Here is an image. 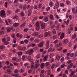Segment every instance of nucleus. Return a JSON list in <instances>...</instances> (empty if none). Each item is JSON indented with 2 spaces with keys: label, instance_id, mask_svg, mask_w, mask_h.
Here are the masks:
<instances>
[{
  "label": "nucleus",
  "instance_id": "nucleus-1",
  "mask_svg": "<svg viewBox=\"0 0 77 77\" xmlns=\"http://www.w3.org/2000/svg\"><path fill=\"white\" fill-rule=\"evenodd\" d=\"M34 52V51L33 49L28 50L27 51H25V53L26 54H28L29 55H31L32 53Z\"/></svg>",
  "mask_w": 77,
  "mask_h": 77
},
{
  "label": "nucleus",
  "instance_id": "nucleus-2",
  "mask_svg": "<svg viewBox=\"0 0 77 77\" xmlns=\"http://www.w3.org/2000/svg\"><path fill=\"white\" fill-rule=\"evenodd\" d=\"M6 15L5 12V11L2 10L1 11L0 15L1 17H5Z\"/></svg>",
  "mask_w": 77,
  "mask_h": 77
},
{
  "label": "nucleus",
  "instance_id": "nucleus-3",
  "mask_svg": "<svg viewBox=\"0 0 77 77\" xmlns=\"http://www.w3.org/2000/svg\"><path fill=\"white\" fill-rule=\"evenodd\" d=\"M45 66H48V67H47V69H50L51 67V65L50 64L49 62H47L46 63H45Z\"/></svg>",
  "mask_w": 77,
  "mask_h": 77
},
{
  "label": "nucleus",
  "instance_id": "nucleus-4",
  "mask_svg": "<svg viewBox=\"0 0 77 77\" xmlns=\"http://www.w3.org/2000/svg\"><path fill=\"white\" fill-rule=\"evenodd\" d=\"M77 56V53H76L75 54L74 53H72L71 54H70V57H73L74 58H75Z\"/></svg>",
  "mask_w": 77,
  "mask_h": 77
},
{
  "label": "nucleus",
  "instance_id": "nucleus-5",
  "mask_svg": "<svg viewBox=\"0 0 77 77\" xmlns=\"http://www.w3.org/2000/svg\"><path fill=\"white\" fill-rule=\"evenodd\" d=\"M36 30L38 31L40 29V26L39 25V23L38 22L36 23L35 24Z\"/></svg>",
  "mask_w": 77,
  "mask_h": 77
},
{
  "label": "nucleus",
  "instance_id": "nucleus-6",
  "mask_svg": "<svg viewBox=\"0 0 77 77\" xmlns=\"http://www.w3.org/2000/svg\"><path fill=\"white\" fill-rule=\"evenodd\" d=\"M49 20V19L48 18V17H45L43 18V21H44L45 22H46L48 21Z\"/></svg>",
  "mask_w": 77,
  "mask_h": 77
},
{
  "label": "nucleus",
  "instance_id": "nucleus-7",
  "mask_svg": "<svg viewBox=\"0 0 77 77\" xmlns=\"http://www.w3.org/2000/svg\"><path fill=\"white\" fill-rule=\"evenodd\" d=\"M72 63H71L70 64H68V67H67V69H68V70H69L70 69H71L72 68Z\"/></svg>",
  "mask_w": 77,
  "mask_h": 77
},
{
  "label": "nucleus",
  "instance_id": "nucleus-8",
  "mask_svg": "<svg viewBox=\"0 0 77 77\" xmlns=\"http://www.w3.org/2000/svg\"><path fill=\"white\" fill-rule=\"evenodd\" d=\"M49 43H50L49 41H48L46 42V49H47L49 48Z\"/></svg>",
  "mask_w": 77,
  "mask_h": 77
},
{
  "label": "nucleus",
  "instance_id": "nucleus-9",
  "mask_svg": "<svg viewBox=\"0 0 77 77\" xmlns=\"http://www.w3.org/2000/svg\"><path fill=\"white\" fill-rule=\"evenodd\" d=\"M13 29V28L11 27H6V29L7 30L8 32H10L11 30Z\"/></svg>",
  "mask_w": 77,
  "mask_h": 77
},
{
  "label": "nucleus",
  "instance_id": "nucleus-10",
  "mask_svg": "<svg viewBox=\"0 0 77 77\" xmlns=\"http://www.w3.org/2000/svg\"><path fill=\"white\" fill-rule=\"evenodd\" d=\"M59 2H57V3L55 4V6H54V9H55L56 8H59Z\"/></svg>",
  "mask_w": 77,
  "mask_h": 77
},
{
  "label": "nucleus",
  "instance_id": "nucleus-11",
  "mask_svg": "<svg viewBox=\"0 0 77 77\" xmlns=\"http://www.w3.org/2000/svg\"><path fill=\"white\" fill-rule=\"evenodd\" d=\"M72 13L74 14L76 13V10H75V8H72Z\"/></svg>",
  "mask_w": 77,
  "mask_h": 77
},
{
  "label": "nucleus",
  "instance_id": "nucleus-12",
  "mask_svg": "<svg viewBox=\"0 0 77 77\" xmlns=\"http://www.w3.org/2000/svg\"><path fill=\"white\" fill-rule=\"evenodd\" d=\"M44 45V42H42L40 43L38 45V47H42Z\"/></svg>",
  "mask_w": 77,
  "mask_h": 77
},
{
  "label": "nucleus",
  "instance_id": "nucleus-13",
  "mask_svg": "<svg viewBox=\"0 0 77 77\" xmlns=\"http://www.w3.org/2000/svg\"><path fill=\"white\" fill-rule=\"evenodd\" d=\"M45 24L43 23H42L41 25V28L42 29H43L45 27Z\"/></svg>",
  "mask_w": 77,
  "mask_h": 77
},
{
  "label": "nucleus",
  "instance_id": "nucleus-14",
  "mask_svg": "<svg viewBox=\"0 0 77 77\" xmlns=\"http://www.w3.org/2000/svg\"><path fill=\"white\" fill-rule=\"evenodd\" d=\"M54 50H55L54 48L52 49L51 48H50L48 50V52L49 53L51 51H53Z\"/></svg>",
  "mask_w": 77,
  "mask_h": 77
},
{
  "label": "nucleus",
  "instance_id": "nucleus-15",
  "mask_svg": "<svg viewBox=\"0 0 77 77\" xmlns=\"http://www.w3.org/2000/svg\"><path fill=\"white\" fill-rule=\"evenodd\" d=\"M48 55H46L44 58H43V60H44V61H47L48 59Z\"/></svg>",
  "mask_w": 77,
  "mask_h": 77
},
{
  "label": "nucleus",
  "instance_id": "nucleus-16",
  "mask_svg": "<svg viewBox=\"0 0 77 77\" xmlns=\"http://www.w3.org/2000/svg\"><path fill=\"white\" fill-rule=\"evenodd\" d=\"M68 42V39H65L64 41H63V43H64V45L67 44Z\"/></svg>",
  "mask_w": 77,
  "mask_h": 77
},
{
  "label": "nucleus",
  "instance_id": "nucleus-17",
  "mask_svg": "<svg viewBox=\"0 0 77 77\" xmlns=\"http://www.w3.org/2000/svg\"><path fill=\"white\" fill-rule=\"evenodd\" d=\"M19 25V23H15L13 24V26L14 27H17Z\"/></svg>",
  "mask_w": 77,
  "mask_h": 77
},
{
  "label": "nucleus",
  "instance_id": "nucleus-18",
  "mask_svg": "<svg viewBox=\"0 0 77 77\" xmlns=\"http://www.w3.org/2000/svg\"><path fill=\"white\" fill-rule=\"evenodd\" d=\"M64 37V35L63 33H62V34H61V35L60 36V38L61 39H63V38Z\"/></svg>",
  "mask_w": 77,
  "mask_h": 77
},
{
  "label": "nucleus",
  "instance_id": "nucleus-19",
  "mask_svg": "<svg viewBox=\"0 0 77 77\" xmlns=\"http://www.w3.org/2000/svg\"><path fill=\"white\" fill-rule=\"evenodd\" d=\"M65 63H63L62 65H61L60 67L62 69H63L64 66L65 65Z\"/></svg>",
  "mask_w": 77,
  "mask_h": 77
},
{
  "label": "nucleus",
  "instance_id": "nucleus-20",
  "mask_svg": "<svg viewBox=\"0 0 77 77\" xmlns=\"http://www.w3.org/2000/svg\"><path fill=\"white\" fill-rule=\"evenodd\" d=\"M7 71V73L8 74H11V70L10 69H8Z\"/></svg>",
  "mask_w": 77,
  "mask_h": 77
},
{
  "label": "nucleus",
  "instance_id": "nucleus-21",
  "mask_svg": "<svg viewBox=\"0 0 77 77\" xmlns=\"http://www.w3.org/2000/svg\"><path fill=\"white\" fill-rule=\"evenodd\" d=\"M11 75L13 76H15V77H18V74H15L14 73H12Z\"/></svg>",
  "mask_w": 77,
  "mask_h": 77
},
{
  "label": "nucleus",
  "instance_id": "nucleus-22",
  "mask_svg": "<svg viewBox=\"0 0 77 77\" xmlns=\"http://www.w3.org/2000/svg\"><path fill=\"white\" fill-rule=\"evenodd\" d=\"M66 3L67 5H68L70 6L71 5V2H70L69 1H67L66 2Z\"/></svg>",
  "mask_w": 77,
  "mask_h": 77
},
{
  "label": "nucleus",
  "instance_id": "nucleus-23",
  "mask_svg": "<svg viewBox=\"0 0 77 77\" xmlns=\"http://www.w3.org/2000/svg\"><path fill=\"white\" fill-rule=\"evenodd\" d=\"M56 58H57V60L58 61H59L60 60V58H61V57L60 56H59L57 55V57H56Z\"/></svg>",
  "mask_w": 77,
  "mask_h": 77
},
{
  "label": "nucleus",
  "instance_id": "nucleus-24",
  "mask_svg": "<svg viewBox=\"0 0 77 77\" xmlns=\"http://www.w3.org/2000/svg\"><path fill=\"white\" fill-rule=\"evenodd\" d=\"M12 13V12L11 11H10L9 10H8L7 11V14L8 15H9L10 14H11Z\"/></svg>",
  "mask_w": 77,
  "mask_h": 77
},
{
  "label": "nucleus",
  "instance_id": "nucleus-25",
  "mask_svg": "<svg viewBox=\"0 0 77 77\" xmlns=\"http://www.w3.org/2000/svg\"><path fill=\"white\" fill-rule=\"evenodd\" d=\"M50 19L52 20H54V18L53 17V16L52 14H51L50 15Z\"/></svg>",
  "mask_w": 77,
  "mask_h": 77
},
{
  "label": "nucleus",
  "instance_id": "nucleus-26",
  "mask_svg": "<svg viewBox=\"0 0 77 77\" xmlns=\"http://www.w3.org/2000/svg\"><path fill=\"white\" fill-rule=\"evenodd\" d=\"M49 35V32H46V33H45V37H47Z\"/></svg>",
  "mask_w": 77,
  "mask_h": 77
},
{
  "label": "nucleus",
  "instance_id": "nucleus-27",
  "mask_svg": "<svg viewBox=\"0 0 77 77\" xmlns=\"http://www.w3.org/2000/svg\"><path fill=\"white\" fill-rule=\"evenodd\" d=\"M8 22L10 24H11L12 23V21L10 19H8Z\"/></svg>",
  "mask_w": 77,
  "mask_h": 77
},
{
  "label": "nucleus",
  "instance_id": "nucleus-28",
  "mask_svg": "<svg viewBox=\"0 0 77 77\" xmlns=\"http://www.w3.org/2000/svg\"><path fill=\"white\" fill-rule=\"evenodd\" d=\"M38 35V33L37 32H34V36H37Z\"/></svg>",
  "mask_w": 77,
  "mask_h": 77
},
{
  "label": "nucleus",
  "instance_id": "nucleus-29",
  "mask_svg": "<svg viewBox=\"0 0 77 77\" xmlns=\"http://www.w3.org/2000/svg\"><path fill=\"white\" fill-rule=\"evenodd\" d=\"M24 72V70L23 69H22L20 70V73H23Z\"/></svg>",
  "mask_w": 77,
  "mask_h": 77
},
{
  "label": "nucleus",
  "instance_id": "nucleus-30",
  "mask_svg": "<svg viewBox=\"0 0 77 77\" xmlns=\"http://www.w3.org/2000/svg\"><path fill=\"white\" fill-rule=\"evenodd\" d=\"M24 42L25 44H27L29 43V41L28 40L25 39L24 40Z\"/></svg>",
  "mask_w": 77,
  "mask_h": 77
},
{
  "label": "nucleus",
  "instance_id": "nucleus-31",
  "mask_svg": "<svg viewBox=\"0 0 77 77\" xmlns=\"http://www.w3.org/2000/svg\"><path fill=\"white\" fill-rule=\"evenodd\" d=\"M50 6L51 7H52L53 6V3L52 2H50L49 4Z\"/></svg>",
  "mask_w": 77,
  "mask_h": 77
},
{
  "label": "nucleus",
  "instance_id": "nucleus-32",
  "mask_svg": "<svg viewBox=\"0 0 77 77\" xmlns=\"http://www.w3.org/2000/svg\"><path fill=\"white\" fill-rule=\"evenodd\" d=\"M60 27V24L58 25V26L56 28L57 30H58L59 29V28Z\"/></svg>",
  "mask_w": 77,
  "mask_h": 77
},
{
  "label": "nucleus",
  "instance_id": "nucleus-33",
  "mask_svg": "<svg viewBox=\"0 0 77 77\" xmlns=\"http://www.w3.org/2000/svg\"><path fill=\"white\" fill-rule=\"evenodd\" d=\"M41 55L40 54H38L37 55L36 57V58L37 59H39L40 58Z\"/></svg>",
  "mask_w": 77,
  "mask_h": 77
},
{
  "label": "nucleus",
  "instance_id": "nucleus-34",
  "mask_svg": "<svg viewBox=\"0 0 77 77\" xmlns=\"http://www.w3.org/2000/svg\"><path fill=\"white\" fill-rule=\"evenodd\" d=\"M33 49L34 50L36 51L38 50V47H35L33 48Z\"/></svg>",
  "mask_w": 77,
  "mask_h": 77
},
{
  "label": "nucleus",
  "instance_id": "nucleus-35",
  "mask_svg": "<svg viewBox=\"0 0 77 77\" xmlns=\"http://www.w3.org/2000/svg\"><path fill=\"white\" fill-rule=\"evenodd\" d=\"M74 73V72L72 71L70 75V77H72Z\"/></svg>",
  "mask_w": 77,
  "mask_h": 77
},
{
  "label": "nucleus",
  "instance_id": "nucleus-36",
  "mask_svg": "<svg viewBox=\"0 0 77 77\" xmlns=\"http://www.w3.org/2000/svg\"><path fill=\"white\" fill-rule=\"evenodd\" d=\"M17 54L19 56H20L22 55V52H17Z\"/></svg>",
  "mask_w": 77,
  "mask_h": 77
},
{
  "label": "nucleus",
  "instance_id": "nucleus-37",
  "mask_svg": "<svg viewBox=\"0 0 77 77\" xmlns=\"http://www.w3.org/2000/svg\"><path fill=\"white\" fill-rule=\"evenodd\" d=\"M63 43V42H60L59 43V45H58V47H60L61 46H62V44Z\"/></svg>",
  "mask_w": 77,
  "mask_h": 77
},
{
  "label": "nucleus",
  "instance_id": "nucleus-38",
  "mask_svg": "<svg viewBox=\"0 0 77 77\" xmlns=\"http://www.w3.org/2000/svg\"><path fill=\"white\" fill-rule=\"evenodd\" d=\"M12 60L13 61H16L17 60V57H14L12 58Z\"/></svg>",
  "mask_w": 77,
  "mask_h": 77
},
{
  "label": "nucleus",
  "instance_id": "nucleus-39",
  "mask_svg": "<svg viewBox=\"0 0 77 77\" xmlns=\"http://www.w3.org/2000/svg\"><path fill=\"white\" fill-rule=\"evenodd\" d=\"M54 54L53 53H52L51 54H50V59H51L52 57L53 56Z\"/></svg>",
  "mask_w": 77,
  "mask_h": 77
},
{
  "label": "nucleus",
  "instance_id": "nucleus-40",
  "mask_svg": "<svg viewBox=\"0 0 77 77\" xmlns=\"http://www.w3.org/2000/svg\"><path fill=\"white\" fill-rule=\"evenodd\" d=\"M47 74L48 75H50V74H51V71H50V70H48V71H47Z\"/></svg>",
  "mask_w": 77,
  "mask_h": 77
},
{
  "label": "nucleus",
  "instance_id": "nucleus-41",
  "mask_svg": "<svg viewBox=\"0 0 77 77\" xmlns=\"http://www.w3.org/2000/svg\"><path fill=\"white\" fill-rule=\"evenodd\" d=\"M25 55H23L22 57V60L23 61H24L25 59Z\"/></svg>",
  "mask_w": 77,
  "mask_h": 77
},
{
  "label": "nucleus",
  "instance_id": "nucleus-42",
  "mask_svg": "<svg viewBox=\"0 0 77 77\" xmlns=\"http://www.w3.org/2000/svg\"><path fill=\"white\" fill-rule=\"evenodd\" d=\"M42 7V4L40 3L38 5V8H41Z\"/></svg>",
  "mask_w": 77,
  "mask_h": 77
},
{
  "label": "nucleus",
  "instance_id": "nucleus-43",
  "mask_svg": "<svg viewBox=\"0 0 77 77\" xmlns=\"http://www.w3.org/2000/svg\"><path fill=\"white\" fill-rule=\"evenodd\" d=\"M25 23H23L20 26V27L22 28L23 27L25 26Z\"/></svg>",
  "mask_w": 77,
  "mask_h": 77
},
{
  "label": "nucleus",
  "instance_id": "nucleus-44",
  "mask_svg": "<svg viewBox=\"0 0 77 77\" xmlns=\"http://www.w3.org/2000/svg\"><path fill=\"white\" fill-rule=\"evenodd\" d=\"M11 37H8L7 38V40L8 41H11Z\"/></svg>",
  "mask_w": 77,
  "mask_h": 77
},
{
  "label": "nucleus",
  "instance_id": "nucleus-45",
  "mask_svg": "<svg viewBox=\"0 0 77 77\" xmlns=\"http://www.w3.org/2000/svg\"><path fill=\"white\" fill-rule=\"evenodd\" d=\"M76 36V34H74V35L72 36V38L74 39L75 38Z\"/></svg>",
  "mask_w": 77,
  "mask_h": 77
},
{
  "label": "nucleus",
  "instance_id": "nucleus-46",
  "mask_svg": "<svg viewBox=\"0 0 77 77\" xmlns=\"http://www.w3.org/2000/svg\"><path fill=\"white\" fill-rule=\"evenodd\" d=\"M38 41H39L38 39L36 38L35 39V40H34V42H35L38 43Z\"/></svg>",
  "mask_w": 77,
  "mask_h": 77
},
{
  "label": "nucleus",
  "instance_id": "nucleus-47",
  "mask_svg": "<svg viewBox=\"0 0 77 77\" xmlns=\"http://www.w3.org/2000/svg\"><path fill=\"white\" fill-rule=\"evenodd\" d=\"M4 33V31H1L0 32V35H1L2 34H3Z\"/></svg>",
  "mask_w": 77,
  "mask_h": 77
},
{
  "label": "nucleus",
  "instance_id": "nucleus-48",
  "mask_svg": "<svg viewBox=\"0 0 77 77\" xmlns=\"http://www.w3.org/2000/svg\"><path fill=\"white\" fill-rule=\"evenodd\" d=\"M50 61L51 63H53L54 61V59L53 58H51L50 59Z\"/></svg>",
  "mask_w": 77,
  "mask_h": 77
},
{
  "label": "nucleus",
  "instance_id": "nucleus-49",
  "mask_svg": "<svg viewBox=\"0 0 77 77\" xmlns=\"http://www.w3.org/2000/svg\"><path fill=\"white\" fill-rule=\"evenodd\" d=\"M4 44L5 45H7L8 44H9V42H4Z\"/></svg>",
  "mask_w": 77,
  "mask_h": 77
},
{
  "label": "nucleus",
  "instance_id": "nucleus-50",
  "mask_svg": "<svg viewBox=\"0 0 77 77\" xmlns=\"http://www.w3.org/2000/svg\"><path fill=\"white\" fill-rule=\"evenodd\" d=\"M18 18V17L17 15H16L14 17L13 19H16Z\"/></svg>",
  "mask_w": 77,
  "mask_h": 77
},
{
  "label": "nucleus",
  "instance_id": "nucleus-51",
  "mask_svg": "<svg viewBox=\"0 0 77 77\" xmlns=\"http://www.w3.org/2000/svg\"><path fill=\"white\" fill-rule=\"evenodd\" d=\"M45 65V64L44 63H42L41 64V67L42 68H43L44 67V65Z\"/></svg>",
  "mask_w": 77,
  "mask_h": 77
},
{
  "label": "nucleus",
  "instance_id": "nucleus-52",
  "mask_svg": "<svg viewBox=\"0 0 77 77\" xmlns=\"http://www.w3.org/2000/svg\"><path fill=\"white\" fill-rule=\"evenodd\" d=\"M43 36V35H42V34H41L39 35L38 36V38H42Z\"/></svg>",
  "mask_w": 77,
  "mask_h": 77
},
{
  "label": "nucleus",
  "instance_id": "nucleus-53",
  "mask_svg": "<svg viewBox=\"0 0 77 77\" xmlns=\"http://www.w3.org/2000/svg\"><path fill=\"white\" fill-rule=\"evenodd\" d=\"M5 48V46L3 45L1 46H0V49H3Z\"/></svg>",
  "mask_w": 77,
  "mask_h": 77
},
{
  "label": "nucleus",
  "instance_id": "nucleus-54",
  "mask_svg": "<svg viewBox=\"0 0 77 77\" xmlns=\"http://www.w3.org/2000/svg\"><path fill=\"white\" fill-rule=\"evenodd\" d=\"M77 45H75L74 46L73 49L74 50L76 49L77 48Z\"/></svg>",
  "mask_w": 77,
  "mask_h": 77
},
{
  "label": "nucleus",
  "instance_id": "nucleus-55",
  "mask_svg": "<svg viewBox=\"0 0 77 77\" xmlns=\"http://www.w3.org/2000/svg\"><path fill=\"white\" fill-rule=\"evenodd\" d=\"M52 32H53L54 34H55V33L56 32L55 29H54L53 31H52Z\"/></svg>",
  "mask_w": 77,
  "mask_h": 77
},
{
  "label": "nucleus",
  "instance_id": "nucleus-56",
  "mask_svg": "<svg viewBox=\"0 0 77 77\" xmlns=\"http://www.w3.org/2000/svg\"><path fill=\"white\" fill-rule=\"evenodd\" d=\"M17 44H13V48H15L17 47Z\"/></svg>",
  "mask_w": 77,
  "mask_h": 77
},
{
  "label": "nucleus",
  "instance_id": "nucleus-57",
  "mask_svg": "<svg viewBox=\"0 0 77 77\" xmlns=\"http://www.w3.org/2000/svg\"><path fill=\"white\" fill-rule=\"evenodd\" d=\"M18 69H15V70L14 71V73H18Z\"/></svg>",
  "mask_w": 77,
  "mask_h": 77
},
{
  "label": "nucleus",
  "instance_id": "nucleus-58",
  "mask_svg": "<svg viewBox=\"0 0 77 77\" xmlns=\"http://www.w3.org/2000/svg\"><path fill=\"white\" fill-rule=\"evenodd\" d=\"M11 37L13 38H15V35L14 34H12L11 35Z\"/></svg>",
  "mask_w": 77,
  "mask_h": 77
},
{
  "label": "nucleus",
  "instance_id": "nucleus-59",
  "mask_svg": "<svg viewBox=\"0 0 77 77\" xmlns=\"http://www.w3.org/2000/svg\"><path fill=\"white\" fill-rule=\"evenodd\" d=\"M6 41V39H5V38H3L2 39V41L3 42H5Z\"/></svg>",
  "mask_w": 77,
  "mask_h": 77
},
{
  "label": "nucleus",
  "instance_id": "nucleus-60",
  "mask_svg": "<svg viewBox=\"0 0 77 77\" xmlns=\"http://www.w3.org/2000/svg\"><path fill=\"white\" fill-rule=\"evenodd\" d=\"M67 33L69 34L70 33H71V31H70V30L69 29H68V32H67Z\"/></svg>",
  "mask_w": 77,
  "mask_h": 77
},
{
  "label": "nucleus",
  "instance_id": "nucleus-61",
  "mask_svg": "<svg viewBox=\"0 0 77 77\" xmlns=\"http://www.w3.org/2000/svg\"><path fill=\"white\" fill-rule=\"evenodd\" d=\"M57 42H58V40L57 39L54 42V43L56 44L57 43Z\"/></svg>",
  "mask_w": 77,
  "mask_h": 77
},
{
  "label": "nucleus",
  "instance_id": "nucleus-62",
  "mask_svg": "<svg viewBox=\"0 0 77 77\" xmlns=\"http://www.w3.org/2000/svg\"><path fill=\"white\" fill-rule=\"evenodd\" d=\"M55 27V25L53 24L51 26V29H53Z\"/></svg>",
  "mask_w": 77,
  "mask_h": 77
},
{
  "label": "nucleus",
  "instance_id": "nucleus-63",
  "mask_svg": "<svg viewBox=\"0 0 77 77\" xmlns=\"http://www.w3.org/2000/svg\"><path fill=\"white\" fill-rule=\"evenodd\" d=\"M18 0H15L14 1V3H18Z\"/></svg>",
  "mask_w": 77,
  "mask_h": 77
},
{
  "label": "nucleus",
  "instance_id": "nucleus-64",
  "mask_svg": "<svg viewBox=\"0 0 77 77\" xmlns=\"http://www.w3.org/2000/svg\"><path fill=\"white\" fill-rule=\"evenodd\" d=\"M26 49V47H24L22 48V49H21V50H25Z\"/></svg>",
  "mask_w": 77,
  "mask_h": 77
}]
</instances>
